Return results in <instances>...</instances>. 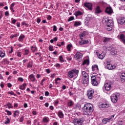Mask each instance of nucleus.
Listing matches in <instances>:
<instances>
[{"instance_id":"nucleus-33","label":"nucleus","mask_w":125,"mask_h":125,"mask_svg":"<svg viewBox=\"0 0 125 125\" xmlns=\"http://www.w3.org/2000/svg\"><path fill=\"white\" fill-rule=\"evenodd\" d=\"M31 50H32L33 52H36V51L38 50V49L36 47L32 46Z\"/></svg>"},{"instance_id":"nucleus-47","label":"nucleus","mask_w":125,"mask_h":125,"mask_svg":"<svg viewBox=\"0 0 125 125\" xmlns=\"http://www.w3.org/2000/svg\"><path fill=\"white\" fill-rule=\"evenodd\" d=\"M23 121H24V116L21 117V118L20 119V122L21 123H22V122H23Z\"/></svg>"},{"instance_id":"nucleus-48","label":"nucleus","mask_w":125,"mask_h":125,"mask_svg":"<svg viewBox=\"0 0 125 125\" xmlns=\"http://www.w3.org/2000/svg\"><path fill=\"white\" fill-rule=\"evenodd\" d=\"M14 5H15V3H13L11 4V6H10V9H12V8H13Z\"/></svg>"},{"instance_id":"nucleus-64","label":"nucleus","mask_w":125,"mask_h":125,"mask_svg":"<svg viewBox=\"0 0 125 125\" xmlns=\"http://www.w3.org/2000/svg\"><path fill=\"white\" fill-rule=\"evenodd\" d=\"M37 22L40 23L41 22V19H37Z\"/></svg>"},{"instance_id":"nucleus-2","label":"nucleus","mask_w":125,"mask_h":125,"mask_svg":"<svg viewBox=\"0 0 125 125\" xmlns=\"http://www.w3.org/2000/svg\"><path fill=\"white\" fill-rule=\"evenodd\" d=\"M84 115L90 116L93 112V106L91 104H86L83 108Z\"/></svg>"},{"instance_id":"nucleus-9","label":"nucleus","mask_w":125,"mask_h":125,"mask_svg":"<svg viewBox=\"0 0 125 125\" xmlns=\"http://www.w3.org/2000/svg\"><path fill=\"white\" fill-rule=\"evenodd\" d=\"M107 69L108 70H113L114 69H116L117 68V65H112L110 62H107V65H106Z\"/></svg>"},{"instance_id":"nucleus-37","label":"nucleus","mask_w":125,"mask_h":125,"mask_svg":"<svg viewBox=\"0 0 125 125\" xmlns=\"http://www.w3.org/2000/svg\"><path fill=\"white\" fill-rule=\"evenodd\" d=\"M33 66V64H32V62H29L27 64V68H32Z\"/></svg>"},{"instance_id":"nucleus-7","label":"nucleus","mask_w":125,"mask_h":125,"mask_svg":"<svg viewBox=\"0 0 125 125\" xmlns=\"http://www.w3.org/2000/svg\"><path fill=\"white\" fill-rule=\"evenodd\" d=\"M112 84H113V83L111 82H107L104 84V87L105 90H107V91L111 90V88H112Z\"/></svg>"},{"instance_id":"nucleus-22","label":"nucleus","mask_w":125,"mask_h":125,"mask_svg":"<svg viewBox=\"0 0 125 125\" xmlns=\"http://www.w3.org/2000/svg\"><path fill=\"white\" fill-rule=\"evenodd\" d=\"M24 39H25V36H24V35H21L19 38V41H20V42H23Z\"/></svg>"},{"instance_id":"nucleus-29","label":"nucleus","mask_w":125,"mask_h":125,"mask_svg":"<svg viewBox=\"0 0 125 125\" xmlns=\"http://www.w3.org/2000/svg\"><path fill=\"white\" fill-rule=\"evenodd\" d=\"M26 83L23 84L22 85L20 86V89H22V90H24V89H25L26 87Z\"/></svg>"},{"instance_id":"nucleus-32","label":"nucleus","mask_w":125,"mask_h":125,"mask_svg":"<svg viewBox=\"0 0 125 125\" xmlns=\"http://www.w3.org/2000/svg\"><path fill=\"white\" fill-rule=\"evenodd\" d=\"M71 48H72V44H69L67 45V49L68 51H70Z\"/></svg>"},{"instance_id":"nucleus-18","label":"nucleus","mask_w":125,"mask_h":125,"mask_svg":"<svg viewBox=\"0 0 125 125\" xmlns=\"http://www.w3.org/2000/svg\"><path fill=\"white\" fill-rule=\"evenodd\" d=\"M88 78L89 77L83 78V84H87V83H88V82H89Z\"/></svg>"},{"instance_id":"nucleus-27","label":"nucleus","mask_w":125,"mask_h":125,"mask_svg":"<svg viewBox=\"0 0 125 125\" xmlns=\"http://www.w3.org/2000/svg\"><path fill=\"white\" fill-rule=\"evenodd\" d=\"M110 41H111V38H104V42L106 43L108 42H110Z\"/></svg>"},{"instance_id":"nucleus-11","label":"nucleus","mask_w":125,"mask_h":125,"mask_svg":"<svg viewBox=\"0 0 125 125\" xmlns=\"http://www.w3.org/2000/svg\"><path fill=\"white\" fill-rule=\"evenodd\" d=\"M83 4L85 7L89 9V10H91L92 9V3L89 2H85Z\"/></svg>"},{"instance_id":"nucleus-15","label":"nucleus","mask_w":125,"mask_h":125,"mask_svg":"<svg viewBox=\"0 0 125 125\" xmlns=\"http://www.w3.org/2000/svg\"><path fill=\"white\" fill-rule=\"evenodd\" d=\"M85 35H87V32L86 31H84L82 33L80 34V37L81 40H83V38L85 37Z\"/></svg>"},{"instance_id":"nucleus-63","label":"nucleus","mask_w":125,"mask_h":125,"mask_svg":"<svg viewBox=\"0 0 125 125\" xmlns=\"http://www.w3.org/2000/svg\"><path fill=\"white\" fill-rule=\"evenodd\" d=\"M45 95H46V96H48V95H49V93L48 92H45Z\"/></svg>"},{"instance_id":"nucleus-4","label":"nucleus","mask_w":125,"mask_h":125,"mask_svg":"<svg viewBox=\"0 0 125 125\" xmlns=\"http://www.w3.org/2000/svg\"><path fill=\"white\" fill-rule=\"evenodd\" d=\"M84 121V120H83V118L74 119L73 124L75 125H82Z\"/></svg>"},{"instance_id":"nucleus-38","label":"nucleus","mask_w":125,"mask_h":125,"mask_svg":"<svg viewBox=\"0 0 125 125\" xmlns=\"http://www.w3.org/2000/svg\"><path fill=\"white\" fill-rule=\"evenodd\" d=\"M111 54H112V55H117V51H112L111 52Z\"/></svg>"},{"instance_id":"nucleus-8","label":"nucleus","mask_w":125,"mask_h":125,"mask_svg":"<svg viewBox=\"0 0 125 125\" xmlns=\"http://www.w3.org/2000/svg\"><path fill=\"white\" fill-rule=\"evenodd\" d=\"M118 97H119V95H117L116 94L112 95L110 97L112 102H113V103H116V102H117L118 100Z\"/></svg>"},{"instance_id":"nucleus-40","label":"nucleus","mask_w":125,"mask_h":125,"mask_svg":"<svg viewBox=\"0 0 125 125\" xmlns=\"http://www.w3.org/2000/svg\"><path fill=\"white\" fill-rule=\"evenodd\" d=\"M83 44H85L88 43V42H89L88 40H83Z\"/></svg>"},{"instance_id":"nucleus-61","label":"nucleus","mask_w":125,"mask_h":125,"mask_svg":"<svg viewBox=\"0 0 125 125\" xmlns=\"http://www.w3.org/2000/svg\"><path fill=\"white\" fill-rule=\"evenodd\" d=\"M16 21L17 20L14 19L12 20V22L13 23V24H15V23H16Z\"/></svg>"},{"instance_id":"nucleus-31","label":"nucleus","mask_w":125,"mask_h":125,"mask_svg":"<svg viewBox=\"0 0 125 125\" xmlns=\"http://www.w3.org/2000/svg\"><path fill=\"white\" fill-rule=\"evenodd\" d=\"M5 56V53L2 52V51H0V57L1 58H3Z\"/></svg>"},{"instance_id":"nucleus-10","label":"nucleus","mask_w":125,"mask_h":125,"mask_svg":"<svg viewBox=\"0 0 125 125\" xmlns=\"http://www.w3.org/2000/svg\"><path fill=\"white\" fill-rule=\"evenodd\" d=\"M91 80L93 85H97L98 84V81L96 80V77L95 76H92Z\"/></svg>"},{"instance_id":"nucleus-19","label":"nucleus","mask_w":125,"mask_h":125,"mask_svg":"<svg viewBox=\"0 0 125 125\" xmlns=\"http://www.w3.org/2000/svg\"><path fill=\"white\" fill-rule=\"evenodd\" d=\"M29 78L30 81H31V82H35V76H34V75H33V74L30 75L29 76Z\"/></svg>"},{"instance_id":"nucleus-12","label":"nucleus","mask_w":125,"mask_h":125,"mask_svg":"<svg viewBox=\"0 0 125 125\" xmlns=\"http://www.w3.org/2000/svg\"><path fill=\"white\" fill-rule=\"evenodd\" d=\"M111 106L109 103H104L102 104L99 105L100 108H109Z\"/></svg>"},{"instance_id":"nucleus-21","label":"nucleus","mask_w":125,"mask_h":125,"mask_svg":"<svg viewBox=\"0 0 125 125\" xmlns=\"http://www.w3.org/2000/svg\"><path fill=\"white\" fill-rule=\"evenodd\" d=\"M119 22L120 23V24H124V25H125V18H123L122 19H121Z\"/></svg>"},{"instance_id":"nucleus-1","label":"nucleus","mask_w":125,"mask_h":125,"mask_svg":"<svg viewBox=\"0 0 125 125\" xmlns=\"http://www.w3.org/2000/svg\"><path fill=\"white\" fill-rule=\"evenodd\" d=\"M102 22L104 24L106 25V30L107 31H112L114 28V21L113 20L109 19V18L104 17L103 19Z\"/></svg>"},{"instance_id":"nucleus-3","label":"nucleus","mask_w":125,"mask_h":125,"mask_svg":"<svg viewBox=\"0 0 125 125\" xmlns=\"http://www.w3.org/2000/svg\"><path fill=\"white\" fill-rule=\"evenodd\" d=\"M79 74V70L77 69H73L68 73V76L69 78H74V77H76L77 75Z\"/></svg>"},{"instance_id":"nucleus-45","label":"nucleus","mask_w":125,"mask_h":125,"mask_svg":"<svg viewBox=\"0 0 125 125\" xmlns=\"http://www.w3.org/2000/svg\"><path fill=\"white\" fill-rule=\"evenodd\" d=\"M59 59H60V61H61L62 62H64V59H63V57L61 56H60Z\"/></svg>"},{"instance_id":"nucleus-42","label":"nucleus","mask_w":125,"mask_h":125,"mask_svg":"<svg viewBox=\"0 0 125 125\" xmlns=\"http://www.w3.org/2000/svg\"><path fill=\"white\" fill-rule=\"evenodd\" d=\"M10 123V120H9V118H7V121L5 122V125H7V124H9Z\"/></svg>"},{"instance_id":"nucleus-17","label":"nucleus","mask_w":125,"mask_h":125,"mask_svg":"<svg viewBox=\"0 0 125 125\" xmlns=\"http://www.w3.org/2000/svg\"><path fill=\"white\" fill-rule=\"evenodd\" d=\"M120 40L124 44H125V36L124 35V34L120 35Z\"/></svg>"},{"instance_id":"nucleus-5","label":"nucleus","mask_w":125,"mask_h":125,"mask_svg":"<svg viewBox=\"0 0 125 125\" xmlns=\"http://www.w3.org/2000/svg\"><path fill=\"white\" fill-rule=\"evenodd\" d=\"M94 91L92 89H89L87 92V95L89 99H92Z\"/></svg>"},{"instance_id":"nucleus-53","label":"nucleus","mask_w":125,"mask_h":125,"mask_svg":"<svg viewBox=\"0 0 125 125\" xmlns=\"http://www.w3.org/2000/svg\"><path fill=\"white\" fill-rule=\"evenodd\" d=\"M118 125H123V121H119L118 122Z\"/></svg>"},{"instance_id":"nucleus-54","label":"nucleus","mask_w":125,"mask_h":125,"mask_svg":"<svg viewBox=\"0 0 125 125\" xmlns=\"http://www.w3.org/2000/svg\"><path fill=\"white\" fill-rule=\"evenodd\" d=\"M45 81V79H43L42 80V82H41V85H43V82Z\"/></svg>"},{"instance_id":"nucleus-20","label":"nucleus","mask_w":125,"mask_h":125,"mask_svg":"<svg viewBox=\"0 0 125 125\" xmlns=\"http://www.w3.org/2000/svg\"><path fill=\"white\" fill-rule=\"evenodd\" d=\"M82 74L83 78H89L88 74L85 71H82Z\"/></svg>"},{"instance_id":"nucleus-57","label":"nucleus","mask_w":125,"mask_h":125,"mask_svg":"<svg viewBox=\"0 0 125 125\" xmlns=\"http://www.w3.org/2000/svg\"><path fill=\"white\" fill-rule=\"evenodd\" d=\"M5 16H8L9 15V13L8 12V11H6L5 12Z\"/></svg>"},{"instance_id":"nucleus-25","label":"nucleus","mask_w":125,"mask_h":125,"mask_svg":"<svg viewBox=\"0 0 125 125\" xmlns=\"http://www.w3.org/2000/svg\"><path fill=\"white\" fill-rule=\"evenodd\" d=\"M74 25L75 27H78V26H81L82 23H81V21H75Z\"/></svg>"},{"instance_id":"nucleus-39","label":"nucleus","mask_w":125,"mask_h":125,"mask_svg":"<svg viewBox=\"0 0 125 125\" xmlns=\"http://www.w3.org/2000/svg\"><path fill=\"white\" fill-rule=\"evenodd\" d=\"M85 64H88V60H86L83 62V65H85Z\"/></svg>"},{"instance_id":"nucleus-60","label":"nucleus","mask_w":125,"mask_h":125,"mask_svg":"<svg viewBox=\"0 0 125 125\" xmlns=\"http://www.w3.org/2000/svg\"><path fill=\"white\" fill-rule=\"evenodd\" d=\"M8 87H11L12 86V85L10 83H8L7 84Z\"/></svg>"},{"instance_id":"nucleus-49","label":"nucleus","mask_w":125,"mask_h":125,"mask_svg":"<svg viewBox=\"0 0 125 125\" xmlns=\"http://www.w3.org/2000/svg\"><path fill=\"white\" fill-rule=\"evenodd\" d=\"M8 93L9 94H10L11 95H15V94H14V92H13V91L8 92Z\"/></svg>"},{"instance_id":"nucleus-50","label":"nucleus","mask_w":125,"mask_h":125,"mask_svg":"<svg viewBox=\"0 0 125 125\" xmlns=\"http://www.w3.org/2000/svg\"><path fill=\"white\" fill-rule=\"evenodd\" d=\"M121 81L122 83H125V77H121Z\"/></svg>"},{"instance_id":"nucleus-36","label":"nucleus","mask_w":125,"mask_h":125,"mask_svg":"<svg viewBox=\"0 0 125 125\" xmlns=\"http://www.w3.org/2000/svg\"><path fill=\"white\" fill-rule=\"evenodd\" d=\"M58 81H61V79H60V78H57L55 80V83H56V84H58V83H59V82H58Z\"/></svg>"},{"instance_id":"nucleus-46","label":"nucleus","mask_w":125,"mask_h":125,"mask_svg":"<svg viewBox=\"0 0 125 125\" xmlns=\"http://www.w3.org/2000/svg\"><path fill=\"white\" fill-rule=\"evenodd\" d=\"M74 19H75V18H74V17H70L68 19V21H72V20H74Z\"/></svg>"},{"instance_id":"nucleus-13","label":"nucleus","mask_w":125,"mask_h":125,"mask_svg":"<svg viewBox=\"0 0 125 125\" xmlns=\"http://www.w3.org/2000/svg\"><path fill=\"white\" fill-rule=\"evenodd\" d=\"M74 57L77 60L81 59V58H82L83 57V54H82V53L78 52L75 54Z\"/></svg>"},{"instance_id":"nucleus-26","label":"nucleus","mask_w":125,"mask_h":125,"mask_svg":"<svg viewBox=\"0 0 125 125\" xmlns=\"http://www.w3.org/2000/svg\"><path fill=\"white\" fill-rule=\"evenodd\" d=\"M58 116L61 119H62L63 117H64V114H63V113H62V112L60 111L58 113Z\"/></svg>"},{"instance_id":"nucleus-14","label":"nucleus","mask_w":125,"mask_h":125,"mask_svg":"<svg viewBox=\"0 0 125 125\" xmlns=\"http://www.w3.org/2000/svg\"><path fill=\"white\" fill-rule=\"evenodd\" d=\"M105 12L107 13V14H112V13H113V10L112 9V8L110 7H106L105 9Z\"/></svg>"},{"instance_id":"nucleus-6","label":"nucleus","mask_w":125,"mask_h":125,"mask_svg":"<svg viewBox=\"0 0 125 125\" xmlns=\"http://www.w3.org/2000/svg\"><path fill=\"white\" fill-rule=\"evenodd\" d=\"M114 115L110 116L108 118H104L102 122L104 125H106L107 123H109V122H112L113 121V119H114Z\"/></svg>"},{"instance_id":"nucleus-43","label":"nucleus","mask_w":125,"mask_h":125,"mask_svg":"<svg viewBox=\"0 0 125 125\" xmlns=\"http://www.w3.org/2000/svg\"><path fill=\"white\" fill-rule=\"evenodd\" d=\"M43 123H47V122H48V120H47V118H43Z\"/></svg>"},{"instance_id":"nucleus-55","label":"nucleus","mask_w":125,"mask_h":125,"mask_svg":"<svg viewBox=\"0 0 125 125\" xmlns=\"http://www.w3.org/2000/svg\"><path fill=\"white\" fill-rule=\"evenodd\" d=\"M24 52H25V54L26 55H27V54H29V50H24Z\"/></svg>"},{"instance_id":"nucleus-30","label":"nucleus","mask_w":125,"mask_h":125,"mask_svg":"<svg viewBox=\"0 0 125 125\" xmlns=\"http://www.w3.org/2000/svg\"><path fill=\"white\" fill-rule=\"evenodd\" d=\"M67 105L68 107H71V106H73L74 105V102H73L72 101H70L67 103Z\"/></svg>"},{"instance_id":"nucleus-56","label":"nucleus","mask_w":125,"mask_h":125,"mask_svg":"<svg viewBox=\"0 0 125 125\" xmlns=\"http://www.w3.org/2000/svg\"><path fill=\"white\" fill-rule=\"evenodd\" d=\"M75 109L76 110H79L80 109V106H79V105H76L75 107Z\"/></svg>"},{"instance_id":"nucleus-52","label":"nucleus","mask_w":125,"mask_h":125,"mask_svg":"<svg viewBox=\"0 0 125 125\" xmlns=\"http://www.w3.org/2000/svg\"><path fill=\"white\" fill-rule=\"evenodd\" d=\"M5 112H7V115L8 116H10L11 115V112L8 111V110H5Z\"/></svg>"},{"instance_id":"nucleus-34","label":"nucleus","mask_w":125,"mask_h":125,"mask_svg":"<svg viewBox=\"0 0 125 125\" xmlns=\"http://www.w3.org/2000/svg\"><path fill=\"white\" fill-rule=\"evenodd\" d=\"M18 37V34H15V35H11L10 36V39L12 40L14 38H17Z\"/></svg>"},{"instance_id":"nucleus-58","label":"nucleus","mask_w":125,"mask_h":125,"mask_svg":"<svg viewBox=\"0 0 125 125\" xmlns=\"http://www.w3.org/2000/svg\"><path fill=\"white\" fill-rule=\"evenodd\" d=\"M121 77L125 78V72L122 73Z\"/></svg>"},{"instance_id":"nucleus-51","label":"nucleus","mask_w":125,"mask_h":125,"mask_svg":"<svg viewBox=\"0 0 125 125\" xmlns=\"http://www.w3.org/2000/svg\"><path fill=\"white\" fill-rule=\"evenodd\" d=\"M53 31L54 32H56V31H57V27L55 25L53 26Z\"/></svg>"},{"instance_id":"nucleus-35","label":"nucleus","mask_w":125,"mask_h":125,"mask_svg":"<svg viewBox=\"0 0 125 125\" xmlns=\"http://www.w3.org/2000/svg\"><path fill=\"white\" fill-rule=\"evenodd\" d=\"M75 14L76 16H79V15H82V12H81L80 11H78L75 12Z\"/></svg>"},{"instance_id":"nucleus-16","label":"nucleus","mask_w":125,"mask_h":125,"mask_svg":"<svg viewBox=\"0 0 125 125\" xmlns=\"http://www.w3.org/2000/svg\"><path fill=\"white\" fill-rule=\"evenodd\" d=\"M92 71L93 72H98V65L95 64L92 66Z\"/></svg>"},{"instance_id":"nucleus-44","label":"nucleus","mask_w":125,"mask_h":125,"mask_svg":"<svg viewBox=\"0 0 125 125\" xmlns=\"http://www.w3.org/2000/svg\"><path fill=\"white\" fill-rule=\"evenodd\" d=\"M49 50H50V51H53V46L50 45L49 46Z\"/></svg>"},{"instance_id":"nucleus-23","label":"nucleus","mask_w":125,"mask_h":125,"mask_svg":"<svg viewBox=\"0 0 125 125\" xmlns=\"http://www.w3.org/2000/svg\"><path fill=\"white\" fill-rule=\"evenodd\" d=\"M98 56L100 59L102 60V59H104V58L105 57V55L104 54V53H102Z\"/></svg>"},{"instance_id":"nucleus-59","label":"nucleus","mask_w":125,"mask_h":125,"mask_svg":"<svg viewBox=\"0 0 125 125\" xmlns=\"http://www.w3.org/2000/svg\"><path fill=\"white\" fill-rule=\"evenodd\" d=\"M18 81H20V82H23V78L20 77L18 78Z\"/></svg>"},{"instance_id":"nucleus-41","label":"nucleus","mask_w":125,"mask_h":125,"mask_svg":"<svg viewBox=\"0 0 125 125\" xmlns=\"http://www.w3.org/2000/svg\"><path fill=\"white\" fill-rule=\"evenodd\" d=\"M7 106L8 108H9V109H10L11 108H13V106H12V105L11 104H7Z\"/></svg>"},{"instance_id":"nucleus-62","label":"nucleus","mask_w":125,"mask_h":125,"mask_svg":"<svg viewBox=\"0 0 125 125\" xmlns=\"http://www.w3.org/2000/svg\"><path fill=\"white\" fill-rule=\"evenodd\" d=\"M79 43L81 45L83 44V40H82V41H80V42H79Z\"/></svg>"},{"instance_id":"nucleus-28","label":"nucleus","mask_w":125,"mask_h":125,"mask_svg":"<svg viewBox=\"0 0 125 125\" xmlns=\"http://www.w3.org/2000/svg\"><path fill=\"white\" fill-rule=\"evenodd\" d=\"M19 114H20V112H19V111H15L14 113V117H15L16 116H19Z\"/></svg>"},{"instance_id":"nucleus-24","label":"nucleus","mask_w":125,"mask_h":125,"mask_svg":"<svg viewBox=\"0 0 125 125\" xmlns=\"http://www.w3.org/2000/svg\"><path fill=\"white\" fill-rule=\"evenodd\" d=\"M100 12H101V10H100V7H99V6H97L96 8L95 13H100Z\"/></svg>"}]
</instances>
